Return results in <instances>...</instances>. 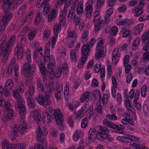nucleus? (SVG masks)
Masks as SVG:
<instances>
[{"label": "nucleus", "mask_w": 149, "mask_h": 149, "mask_svg": "<svg viewBox=\"0 0 149 149\" xmlns=\"http://www.w3.org/2000/svg\"><path fill=\"white\" fill-rule=\"evenodd\" d=\"M84 2L80 1L79 3L77 8V11L78 14H80L83 12V5Z\"/></svg>", "instance_id": "f704fd0d"}, {"label": "nucleus", "mask_w": 149, "mask_h": 149, "mask_svg": "<svg viewBox=\"0 0 149 149\" xmlns=\"http://www.w3.org/2000/svg\"><path fill=\"white\" fill-rule=\"evenodd\" d=\"M55 62H52V61L48 64L47 73L50 75L54 74V69L55 68Z\"/></svg>", "instance_id": "4be33fe9"}, {"label": "nucleus", "mask_w": 149, "mask_h": 149, "mask_svg": "<svg viewBox=\"0 0 149 149\" xmlns=\"http://www.w3.org/2000/svg\"><path fill=\"white\" fill-rule=\"evenodd\" d=\"M43 118V121L45 124H48L51 122L52 119L55 120L62 115L60 109H54L50 106L47 108Z\"/></svg>", "instance_id": "f03ea898"}, {"label": "nucleus", "mask_w": 149, "mask_h": 149, "mask_svg": "<svg viewBox=\"0 0 149 149\" xmlns=\"http://www.w3.org/2000/svg\"><path fill=\"white\" fill-rule=\"evenodd\" d=\"M140 39L139 38H137L134 42L132 45V49L133 50H136L138 48L140 43Z\"/></svg>", "instance_id": "58836bf2"}, {"label": "nucleus", "mask_w": 149, "mask_h": 149, "mask_svg": "<svg viewBox=\"0 0 149 149\" xmlns=\"http://www.w3.org/2000/svg\"><path fill=\"white\" fill-rule=\"evenodd\" d=\"M35 87L34 85L31 83H30L29 85V88L28 91L25 93L26 97V96L28 97H31L32 96L35 92Z\"/></svg>", "instance_id": "6ab92c4d"}, {"label": "nucleus", "mask_w": 149, "mask_h": 149, "mask_svg": "<svg viewBox=\"0 0 149 149\" xmlns=\"http://www.w3.org/2000/svg\"><path fill=\"white\" fill-rule=\"evenodd\" d=\"M61 91H63V89L62 88L60 89L59 87H58L56 90L55 93V96L57 100H58L61 99Z\"/></svg>", "instance_id": "a18cd8bd"}, {"label": "nucleus", "mask_w": 149, "mask_h": 149, "mask_svg": "<svg viewBox=\"0 0 149 149\" xmlns=\"http://www.w3.org/2000/svg\"><path fill=\"white\" fill-rule=\"evenodd\" d=\"M147 86L145 85H143L141 88V93L142 97H145L146 96Z\"/></svg>", "instance_id": "c03bdc74"}, {"label": "nucleus", "mask_w": 149, "mask_h": 149, "mask_svg": "<svg viewBox=\"0 0 149 149\" xmlns=\"http://www.w3.org/2000/svg\"><path fill=\"white\" fill-rule=\"evenodd\" d=\"M93 110L92 106L88 104H85L82 107L80 110L75 113L76 118L80 119L86 114L88 119H90L93 115Z\"/></svg>", "instance_id": "20e7f679"}, {"label": "nucleus", "mask_w": 149, "mask_h": 149, "mask_svg": "<svg viewBox=\"0 0 149 149\" xmlns=\"http://www.w3.org/2000/svg\"><path fill=\"white\" fill-rule=\"evenodd\" d=\"M14 69V72L15 76H16L18 73V67L17 65H14L13 64H10L8 68V73L9 75L11 74L13 72V70Z\"/></svg>", "instance_id": "a211bd4d"}, {"label": "nucleus", "mask_w": 149, "mask_h": 149, "mask_svg": "<svg viewBox=\"0 0 149 149\" xmlns=\"http://www.w3.org/2000/svg\"><path fill=\"white\" fill-rule=\"evenodd\" d=\"M106 117L107 118L109 119V120H116L117 119L116 116L114 113L107 114Z\"/></svg>", "instance_id": "3c124183"}, {"label": "nucleus", "mask_w": 149, "mask_h": 149, "mask_svg": "<svg viewBox=\"0 0 149 149\" xmlns=\"http://www.w3.org/2000/svg\"><path fill=\"white\" fill-rule=\"evenodd\" d=\"M56 123L59 125V127L61 130L64 129V126L63 124V115L60 116L59 117L55 120Z\"/></svg>", "instance_id": "c85d7f7f"}, {"label": "nucleus", "mask_w": 149, "mask_h": 149, "mask_svg": "<svg viewBox=\"0 0 149 149\" xmlns=\"http://www.w3.org/2000/svg\"><path fill=\"white\" fill-rule=\"evenodd\" d=\"M61 29V25L60 24H58V25H56L53 30L54 32V36L52 37V39L56 40L58 37L57 33H59Z\"/></svg>", "instance_id": "393cba45"}, {"label": "nucleus", "mask_w": 149, "mask_h": 149, "mask_svg": "<svg viewBox=\"0 0 149 149\" xmlns=\"http://www.w3.org/2000/svg\"><path fill=\"white\" fill-rule=\"evenodd\" d=\"M94 23L95 24L94 26V31L95 33L98 32L102 27H104L103 22L99 21V22Z\"/></svg>", "instance_id": "72a5a7b5"}, {"label": "nucleus", "mask_w": 149, "mask_h": 149, "mask_svg": "<svg viewBox=\"0 0 149 149\" xmlns=\"http://www.w3.org/2000/svg\"><path fill=\"white\" fill-rule=\"evenodd\" d=\"M82 133L81 130H76L73 135V140L75 141H78V140L81 138Z\"/></svg>", "instance_id": "cd10ccee"}, {"label": "nucleus", "mask_w": 149, "mask_h": 149, "mask_svg": "<svg viewBox=\"0 0 149 149\" xmlns=\"http://www.w3.org/2000/svg\"><path fill=\"white\" fill-rule=\"evenodd\" d=\"M70 58L72 60H74L76 61L77 59L76 52L74 50H72L70 52Z\"/></svg>", "instance_id": "6e6d98bb"}, {"label": "nucleus", "mask_w": 149, "mask_h": 149, "mask_svg": "<svg viewBox=\"0 0 149 149\" xmlns=\"http://www.w3.org/2000/svg\"><path fill=\"white\" fill-rule=\"evenodd\" d=\"M21 118V120L19 125H14L13 128L11 130V136H13L11 138V140L15 141L16 137L18 135L19 132H20L21 134H24L26 131V126L24 122V118Z\"/></svg>", "instance_id": "7ed1b4c3"}, {"label": "nucleus", "mask_w": 149, "mask_h": 149, "mask_svg": "<svg viewBox=\"0 0 149 149\" xmlns=\"http://www.w3.org/2000/svg\"><path fill=\"white\" fill-rule=\"evenodd\" d=\"M5 113L6 115L12 120L14 113V112L13 111L12 109H9L7 110Z\"/></svg>", "instance_id": "37998d69"}, {"label": "nucleus", "mask_w": 149, "mask_h": 149, "mask_svg": "<svg viewBox=\"0 0 149 149\" xmlns=\"http://www.w3.org/2000/svg\"><path fill=\"white\" fill-rule=\"evenodd\" d=\"M62 71H61V70L58 69L56 70L55 72H54V74H52V75H53L56 78H59L61 75V73Z\"/></svg>", "instance_id": "69168bd1"}, {"label": "nucleus", "mask_w": 149, "mask_h": 149, "mask_svg": "<svg viewBox=\"0 0 149 149\" xmlns=\"http://www.w3.org/2000/svg\"><path fill=\"white\" fill-rule=\"evenodd\" d=\"M45 56L44 60L45 62L48 60L49 59L51 60L50 57V49L48 48L45 49Z\"/></svg>", "instance_id": "ea45409f"}, {"label": "nucleus", "mask_w": 149, "mask_h": 149, "mask_svg": "<svg viewBox=\"0 0 149 149\" xmlns=\"http://www.w3.org/2000/svg\"><path fill=\"white\" fill-rule=\"evenodd\" d=\"M115 126L114 128H112L115 130L114 131L118 133L123 134L124 132L123 130L125 129V127L124 125L120 124L117 125L115 124Z\"/></svg>", "instance_id": "a878e982"}, {"label": "nucleus", "mask_w": 149, "mask_h": 149, "mask_svg": "<svg viewBox=\"0 0 149 149\" xmlns=\"http://www.w3.org/2000/svg\"><path fill=\"white\" fill-rule=\"evenodd\" d=\"M108 100L109 98L107 95L105 94L104 95L103 98H102V99L101 98V102L102 101L104 104H106L108 102Z\"/></svg>", "instance_id": "680f3d73"}, {"label": "nucleus", "mask_w": 149, "mask_h": 149, "mask_svg": "<svg viewBox=\"0 0 149 149\" xmlns=\"http://www.w3.org/2000/svg\"><path fill=\"white\" fill-rule=\"evenodd\" d=\"M50 0H43L40 6L43 8V13L45 14H47L50 9V4L48 3Z\"/></svg>", "instance_id": "f3484780"}, {"label": "nucleus", "mask_w": 149, "mask_h": 149, "mask_svg": "<svg viewBox=\"0 0 149 149\" xmlns=\"http://www.w3.org/2000/svg\"><path fill=\"white\" fill-rule=\"evenodd\" d=\"M37 89L39 92H43L45 90L44 86L42 81L38 80L37 81Z\"/></svg>", "instance_id": "473e14b6"}, {"label": "nucleus", "mask_w": 149, "mask_h": 149, "mask_svg": "<svg viewBox=\"0 0 149 149\" xmlns=\"http://www.w3.org/2000/svg\"><path fill=\"white\" fill-rule=\"evenodd\" d=\"M58 14L57 10L56 9H53L51 10V12L48 16V21L51 22L56 17Z\"/></svg>", "instance_id": "412c9836"}, {"label": "nucleus", "mask_w": 149, "mask_h": 149, "mask_svg": "<svg viewBox=\"0 0 149 149\" xmlns=\"http://www.w3.org/2000/svg\"><path fill=\"white\" fill-rule=\"evenodd\" d=\"M49 95H43L42 94H39L36 98V100L40 105L47 107V105H50L52 103Z\"/></svg>", "instance_id": "9d476101"}, {"label": "nucleus", "mask_w": 149, "mask_h": 149, "mask_svg": "<svg viewBox=\"0 0 149 149\" xmlns=\"http://www.w3.org/2000/svg\"><path fill=\"white\" fill-rule=\"evenodd\" d=\"M24 48L20 44H18L15 49V54L17 55V58H22L23 56Z\"/></svg>", "instance_id": "4468645a"}, {"label": "nucleus", "mask_w": 149, "mask_h": 149, "mask_svg": "<svg viewBox=\"0 0 149 149\" xmlns=\"http://www.w3.org/2000/svg\"><path fill=\"white\" fill-rule=\"evenodd\" d=\"M26 7L27 5L26 4H24L22 6H21L18 11L19 13L23 14L26 10Z\"/></svg>", "instance_id": "338daca9"}, {"label": "nucleus", "mask_w": 149, "mask_h": 149, "mask_svg": "<svg viewBox=\"0 0 149 149\" xmlns=\"http://www.w3.org/2000/svg\"><path fill=\"white\" fill-rule=\"evenodd\" d=\"M116 139L118 141H121L125 143H128L130 140L137 141L139 140V138L130 134H125L124 136H118Z\"/></svg>", "instance_id": "f8f14e48"}, {"label": "nucleus", "mask_w": 149, "mask_h": 149, "mask_svg": "<svg viewBox=\"0 0 149 149\" xmlns=\"http://www.w3.org/2000/svg\"><path fill=\"white\" fill-rule=\"evenodd\" d=\"M96 139L100 141H103L105 139L104 135L98 132L97 133Z\"/></svg>", "instance_id": "e2e57ef3"}, {"label": "nucleus", "mask_w": 149, "mask_h": 149, "mask_svg": "<svg viewBox=\"0 0 149 149\" xmlns=\"http://www.w3.org/2000/svg\"><path fill=\"white\" fill-rule=\"evenodd\" d=\"M3 91V94H1L2 95H4L6 97H7L9 96L10 95V93L7 88V87L5 86L2 88V89H1Z\"/></svg>", "instance_id": "09e8293b"}, {"label": "nucleus", "mask_w": 149, "mask_h": 149, "mask_svg": "<svg viewBox=\"0 0 149 149\" xmlns=\"http://www.w3.org/2000/svg\"><path fill=\"white\" fill-rule=\"evenodd\" d=\"M92 11L93 7L92 6L90 5H89L86 7L84 13L87 17H89L91 15V13Z\"/></svg>", "instance_id": "bb28decb"}, {"label": "nucleus", "mask_w": 149, "mask_h": 149, "mask_svg": "<svg viewBox=\"0 0 149 149\" xmlns=\"http://www.w3.org/2000/svg\"><path fill=\"white\" fill-rule=\"evenodd\" d=\"M97 133L96 132L95 129L93 128H91L88 134V139L89 143H92L96 139Z\"/></svg>", "instance_id": "dca6fc26"}, {"label": "nucleus", "mask_w": 149, "mask_h": 149, "mask_svg": "<svg viewBox=\"0 0 149 149\" xmlns=\"http://www.w3.org/2000/svg\"><path fill=\"white\" fill-rule=\"evenodd\" d=\"M48 134V132L46 129H43L42 130L40 128L38 129L37 132L36 140L37 141L43 145L45 144V146L47 144V143L45 136H46Z\"/></svg>", "instance_id": "6e6552de"}, {"label": "nucleus", "mask_w": 149, "mask_h": 149, "mask_svg": "<svg viewBox=\"0 0 149 149\" xmlns=\"http://www.w3.org/2000/svg\"><path fill=\"white\" fill-rule=\"evenodd\" d=\"M26 98L27 101V104L31 108L34 109L35 107V102L32 100V97L26 96Z\"/></svg>", "instance_id": "7c9ffc66"}, {"label": "nucleus", "mask_w": 149, "mask_h": 149, "mask_svg": "<svg viewBox=\"0 0 149 149\" xmlns=\"http://www.w3.org/2000/svg\"><path fill=\"white\" fill-rule=\"evenodd\" d=\"M118 29L116 26H114L112 27L109 30V32L112 36H114L118 33Z\"/></svg>", "instance_id": "79ce46f5"}, {"label": "nucleus", "mask_w": 149, "mask_h": 149, "mask_svg": "<svg viewBox=\"0 0 149 149\" xmlns=\"http://www.w3.org/2000/svg\"><path fill=\"white\" fill-rule=\"evenodd\" d=\"M54 91V88L52 87H51L50 86H48L47 90L45 92V95H49V99L51 97V95L52 93Z\"/></svg>", "instance_id": "a19ab883"}, {"label": "nucleus", "mask_w": 149, "mask_h": 149, "mask_svg": "<svg viewBox=\"0 0 149 149\" xmlns=\"http://www.w3.org/2000/svg\"><path fill=\"white\" fill-rule=\"evenodd\" d=\"M2 147L3 149H13L12 147L9 145L8 141L5 139L2 141Z\"/></svg>", "instance_id": "e433bc0d"}, {"label": "nucleus", "mask_w": 149, "mask_h": 149, "mask_svg": "<svg viewBox=\"0 0 149 149\" xmlns=\"http://www.w3.org/2000/svg\"><path fill=\"white\" fill-rule=\"evenodd\" d=\"M14 97L17 100L15 105V109L19 111L20 118H24L26 115L25 107L24 106V100L20 96L17 90H14L13 91Z\"/></svg>", "instance_id": "f257e3e1"}, {"label": "nucleus", "mask_w": 149, "mask_h": 149, "mask_svg": "<svg viewBox=\"0 0 149 149\" xmlns=\"http://www.w3.org/2000/svg\"><path fill=\"white\" fill-rule=\"evenodd\" d=\"M105 0H97L96 4V8L97 9H100L104 5Z\"/></svg>", "instance_id": "4d7b16f0"}, {"label": "nucleus", "mask_w": 149, "mask_h": 149, "mask_svg": "<svg viewBox=\"0 0 149 149\" xmlns=\"http://www.w3.org/2000/svg\"><path fill=\"white\" fill-rule=\"evenodd\" d=\"M28 34H29L28 36L29 39V40H32L36 35V30L34 29L32 30Z\"/></svg>", "instance_id": "864d4df0"}, {"label": "nucleus", "mask_w": 149, "mask_h": 149, "mask_svg": "<svg viewBox=\"0 0 149 149\" xmlns=\"http://www.w3.org/2000/svg\"><path fill=\"white\" fill-rule=\"evenodd\" d=\"M24 85L23 84H21L17 87V89L15 90H17V91L20 93H23L24 92Z\"/></svg>", "instance_id": "5fc2aeb1"}, {"label": "nucleus", "mask_w": 149, "mask_h": 149, "mask_svg": "<svg viewBox=\"0 0 149 149\" xmlns=\"http://www.w3.org/2000/svg\"><path fill=\"white\" fill-rule=\"evenodd\" d=\"M24 0H15L16 2L13 1V0H7L8 2H9V4H8L7 2H5L3 5V7L6 8H9L11 7L12 8H16L20 4L23 2Z\"/></svg>", "instance_id": "ddd939ff"}, {"label": "nucleus", "mask_w": 149, "mask_h": 149, "mask_svg": "<svg viewBox=\"0 0 149 149\" xmlns=\"http://www.w3.org/2000/svg\"><path fill=\"white\" fill-rule=\"evenodd\" d=\"M101 64L100 62L97 63L94 66V70L95 72H98L100 70H101Z\"/></svg>", "instance_id": "13d9d810"}, {"label": "nucleus", "mask_w": 149, "mask_h": 149, "mask_svg": "<svg viewBox=\"0 0 149 149\" xmlns=\"http://www.w3.org/2000/svg\"><path fill=\"white\" fill-rule=\"evenodd\" d=\"M99 42L96 47V52L95 54V58L96 59L105 56V48L104 47V42L101 38L98 39Z\"/></svg>", "instance_id": "423d86ee"}, {"label": "nucleus", "mask_w": 149, "mask_h": 149, "mask_svg": "<svg viewBox=\"0 0 149 149\" xmlns=\"http://www.w3.org/2000/svg\"><path fill=\"white\" fill-rule=\"evenodd\" d=\"M98 132V133L104 135L107 134L109 132V130L106 127L103 126L100 127Z\"/></svg>", "instance_id": "c9c22d12"}, {"label": "nucleus", "mask_w": 149, "mask_h": 149, "mask_svg": "<svg viewBox=\"0 0 149 149\" xmlns=\"http://www.w3.org/2000/svg\"><path fill=\"white\" fill-rule=\"evenodd\" d=\"M117 24L119 25H123L127 24L128 22L127 19H118L117 21Z\"/></svg>", "instance_id": "de8ad7c7"}, {"label": "nucleus", "mask_w": 149, "mask_h": 149, "mask_svg": "<svg viewBox=\"0 0 149 149\" xmlns=\"http://www.w3.org/2000/svg\"><path fill=\"white\" fill-rule=\"evenodd\" d=\"M143 24H138L135 28V33L136 34H139L143 29Z\"/></svg>", "instance_id": "49530a36"}, {"label": "nucleus", "mask_w": 149, "mask_h": 149, "mask_svg": "<svg viewBox=\"0 0 149 149\" xmlns=\"http://www.w3.org/2000/svg\"><path fill=\"white\" fill-rule=\"evenodd\" d=\"M15 36L13 35L10 37L8 42H6L5 46V51L3 54V62H5L8 59L10 48L15 42Z\"/></svg>", "instance_id": "39448f33"}, {"label": "nucleus", "mask_w": 149, "mask_h": 149, "mask_svg": "<svg viewBox=\"0 0 149 149\" xmlns=\"http://www.w3.org/2000/svg\"><path fill=\"white\" fill-rule=\"evenodd\" d=\"M33 14V12L32 11L28 13L24 19V22H25L26 21H29V20L32 18Z\"/></svg>", "instance_id": "052dcab7"}, {"label": "nucleus", "mask_w": 149, "mask_h": 149, "mask_svg": "<svg viewBox=\"0 0 149 149\" xmlns=\"http://www.w3.org/2000/svg\"><path fill=\"white\" fill-rule=\"evenodd\" d=\"M38 67L41 73L45 76L46 74L47 71L44 64L41 63L38 65Z\"/></svg>", "instance_id": "4c0bfd02"}, {"label": "nucleus", "mask_w": 149, "mask_h": 149, "mask_svg": "<svg viewBox=\"0 0 149 149\" xmlns=\"http://www.w3.org/2000/svg\"><path fill=\"white\" fill-rule=\"evenodd\" d=\"M44 145H45V144ZM42 145H43L41 143V144H36L35 145V147L34 148L32 147L30 149H45L44 147H45V148H46L47 147V146H45H45H44V147H43Z\"/></svg>", "instance_id": "0e129e2a"}, {"label": "nucleus", "mask_w": 149, "mask_h": 149, "mask_svg": "<svg viewBox=\"0 0 149 149\" xmlns=\"http://www.w3.org/2000/svg\"><path fill=\"white\" fill-rule=\"evenodd\" d=\"M81 52L82 56L80 61L78 63V66L79 68L83 67L84 64L87 61L90 53V49L86 44H85L82 46Z\"/></svg>", "instance_id": "0eeeda50"}, {"label": "nucleus", "mask_w": 149, "mask_h": 149, "mask_svg": "<svg viewBox=\"0 0 149 149\" xmlns=\"http://www.w3.org/2000/svg\"><path fill=\"white\" fill-rule=\"evenodd\" d=\"M65 15H61L60 13L59 16V24H61L62 25L65 24Z\"/></svg>", "instance_id": "bf43d9fd"}, {"label": "nucleus", "mask_w": 149, "mask_h": 149, "mask_svg": "<svg viewBox=\"0 0 149 149\" xmlns=\"http://www.w3.org/2000/svg\"><path fill=\"white\" fill-rule=\"evenodd\" d=\"M103 124L106 127H109L112 128L115 127V124L113 123L108 121L107 119H104L103 121Z\"/></svg>", "instance_id": "2f4dec72"}, {"label": "nucleus", "mask_w": 149, "mask_h": 149, "mask_svg": "<svg viewBox=\"0 0 149 149\" xmlns=\"http://www.w3.org/2000/svg\"><path fill=\"white\" fill-rule=\"evenodd\" d=\"M143 8L138 6V7L136 8L135 9L133 8L132 10V12L134 13V15L135 16L138 17L142 14L143 13V11L142 10Z\"/></svg>", "instance_id": "b1692460"}, {"label": "nucleus", "mask_w": 149, "mask_h": 149, "mask_svg": "<svg viewBox=\"0 0 149 149\" xmlns=\"http://www.w3.org/2000/svg\"><path fill=\"white\" fill-rule=\"evenodd\" d=\"M42 13L39 12L37 14L35 19V22L37 24L39 23L42 19Z\"/></svg>", "instance_id": "603ef678"}, {"label": "nucleus", "mask_w": 149, "mask_h": 149, "mask_svg": "<svg viewBox=\"0 0 149 149\" xmlns=\"http://www.w3.org/2000/svg\"><path fill=\"white\" fill-rule=\"evenodd\" d=\"M30 114L39 125V124L41 121V117L38 111L34 110L31 112Z\"/></svg>", "instance_id": "2eb2a0df"}, {"label": "nucleus", "mask_w": 149, "mask_h": 149, "mask_svg": "<svg viewBox=\"0 0 149 149\" xmlns=\"http://www.w3.org/2000/svg\"><path fill=\"white\" fill-rule=\"evenodd\" d=\"M13 8H12L11 7H9L5 11L3 9L4 13L3 16L2 17L1 23L6 25L8 22L10 21L13 17V14L12 13H10L9 12L10 10H13Z\"/></svg>", "instance_id": "9b49d317"}, {"label": "nucleus", "mask_w": 149, "mask_h": 149, "mask_svg": "<svg viewBox=\"0 0 149 149\" xmlns=\"http://www.w3.org/2000/svg\"><path fill=\"white\" fill-rule=\"evenodd\" d=\"M50 31L49 30H46L44 32L43 39H47L49 36Z\"/></svg>", "instance_id": "774afa93"}, {"label": "nucleus", "mask_w": 149, "mask_h": 149, "mask_svg": "<svg viewBox=\"0 0 149 149\" xmlns=\"http://www.w3.org/2000/svg\"><path fill=\"white\" fill-rule=\"evenodd\" d=\"M141 40L145 44L149 43V30L148 32L143 33L141 37Z\"/></svg>", "instance_id": "c756f323"}, {"label": "nucleus", "mask_w": 149, "mask_h": 149, "mask_svg": "<svg viewBox=\"0 0 149 149\" xmlns=\"http://www.w3.org/2000/svg\"><path fill=\"white\" fill-rule=\"evenodd\" d=\"M23 70L25 72V77L29 78L34 75L36 65L34 64H30L29 63L26 62L23 66Z\"/></svg>", "instance_id": "1a4fd4ad"}, {"label": "nucleus", "mask_w": 149, "mask_h": 149, "mask_svg": "<svg viewBox=\"0 0 149 149\" xmlns=\"http://www.w3.org/2000/svg\"><path fill=\"white\" fill-rule=\"evenodd\" d=\"M13 84L12 80L9 79L6 81L4 86L8 87V88L11 89L13 86Z\"/></svg>", "instance_id": "8fccbe9b"}, {"label": "nucleus", "mask_w": 149, "mask_h": 149, "mask_svg": "<svg viewBox=\"0 0 149 149\" xmlns=\"http://www.w3.org/2000/svg\"><path fill=\"white\" fill-rule=\"evenodd\" d=\"M92 93L88 92L87 91L85 92L82 94L80 98V101L81 102H84L85 101H88L91 100L90 96L92 95Z\"/></svg>", "instance_id": "aec40b11"}, {"label": "nucleus", "mask_w": 149, "mask_h": 149, "mask_svg": "<svg viewBox=\"0 0 149 149\" xmlns=\"http://www.w3.org/2000/svg\"><path fill=\"white\" fill-rule=\"evenodd\" d=\"M119 55L118 50L117 49H115L112 53L113 57L112 60V61L115 63V64H116L118 61L119 59Z\"/></svg>", "instance_id": "5701e85b"}]
</instances>
